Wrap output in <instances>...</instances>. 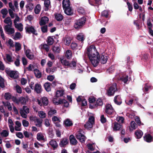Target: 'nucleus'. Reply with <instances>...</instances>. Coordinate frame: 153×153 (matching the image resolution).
I'll return each instance as SVG.
<instances>
[{
	"mask_svg": "<svg viewBox=\"0 0 153 153\" xmlns=\"http://www.w3.org/2000/svg\"><path fill=\"white\" fill-rule=\"evenodd\" d=\"M117 91L116 83H113L111 86L106 90V94L108 97H111L114 95L115 92Z\"/></svg>",
	"mask_w": 153,
	"mask_h": 153,
	"instance_id": "obj_3",
	"label": "nucleus"
},
{
	"mask_svg": "<svg viewBox=\"0 0 153 153\" xmlns=\"http://www.w3.org/2000/svg\"><path fill=\"white\" fill-rule=\"evenodd\" d=\"M103 104V102L102 99L101 98H99L97 100L96 104H95V106L97 107L98 106H102Z\"/></svg>",
	"mask_w": 153,
	"mask_h": 153,
	"instance_id": "obj_31",
	"label": "nucleus"
},
{
	"mask_svg": "<svg viewBox=\"0 0 153 153\" xmlns=\"http://www.w3.org/2000/svg\"><path fill=\"white\" fill-rule=\"evenodd\" d=\"M63 9L70 7V2L69 0H63L62 1Z\"/></svg>",
	"mask_w": 153,
	"mask_h": 153,
	"instance_id": "obj_15",
	"label": "nucleus"
},
{
	"mask_svg": "<svg viewBox=\"0 0 153 153\" xmlns=\"http://www.w3.org/2000/svg\"><path fill=\"white\" fill-rule=\"evenodd\" d=\"M64 124L65 127L71 126L73 125L72 121L68 118L67 119L64 121Z\"/></svg>",
	"mask_w": 153,
	"mask_h": 153,
	"instance_id": "obj_19",
	"label": "nucleus"
},
{
	"mask_svg": "<svg viewBox=\"0 0 153 153\" xmlns=\"http://www.w3.org/2000/svg\"><path fill=\"white\" fill-rule=\"evenodd\" d=\"M93 124L90 123L89 122H87L86 124L84 125V127L88 129L92 127Z\"/></svg>",
	"mask_w": 153,
	"mask_h": 153,
	"instance_id": "obj_44",
	"label": "nucleus"
},
{
	"mask_svg": "<svg viewBox=\"0 0 153 153\" xmlns=\"http://www.w3.org/2000/svg\"><path fill=\"white\" fill-rule=\"evenodd\" d=\"M22 110L26 114H28L29 112V109L26 106L24 105L23 106Z\"/></svg>",
	"mask_w": 153,
	"mask_h": 153,
	"instance_id": "obj_59",
	"label": "nucleus"
},
{
	"mask_svg": "<svg viewBox=\"0 0 153 153\" xmlns=\"http://www.w3.org/2000/svg\"><path fill=\"white\" fill-rule=\"evenodd\" d=\"M17 93L19 94H21L22 93V90L21 88L18 85H17L15 87Z\"/></svg>",
	"mask_w": 153,
	"mask_h": 153,
	"instance_id": "obj_47",
	"label": "nucleus"
},
{
	"mask_svg": "<svg viewBox=\"0 0 153 153\" xmlns=\"http://www.w3.org/2000/svg\"><path fill=\"white\" fill-rule=\"evenodd\" d=\"M54 39L51 36H49L47 38V42L48 45H51L53 43Z\"/></svg>",
	"mask_w": 153,
	"mask_h": 153,
	"instance_id": "obj_30",
	"label": "nucleus"
},
{
	"mask_svg": "<svg viewBox=\"0 0 153 153\" xmlns=\"http://www.w3.org/2000/svg\"><path fill=\"white\" fill-rule=\"evenodd\" d=\"M41 9V6L39 4H37L34 9V12L36 14H38L39 13Z\"/></svg>",
	"mask_w": 153,
	"mask_h": 153,
	"instance_id": "obj_36",
	"label": "nucleus"
},
{
	"mask_svg": "<svg viewBox=\"0 0 153 153\" xmlns=\"http://www.w3.org/2000/svg\"><path fill=\"white\" fill-rule=\"evenodd\" d=\"M76 137L81 143H84L86 139V137L80 131H78L76 134Z\"/></svg>",
	"mask_w": 153,
	"mask_h": 153,
	"instance_id": "obj_8",
	"label": "nucleus"
},
{
	"mask_svg": "<svg viewBox=\"0 0 153 153\" xmlns=\"http://www.w3.org/2000/svg\"><path fill=\"white\" fill-rule=\"evenodd\" d=\"M105 111L108 116L113 117L114 115L115 111L111 105L110 104H106L105 106Z\"/></svg>",
	"mask_w": 153,
	"mask_h": 153,
	"instance_id": "obj_4",
	"label": "nucleus"
},
{
	"mask_svg": "<svg viewBox=\"0 0 153 153\" xmlns=\"http://www.w3.org/2000/svg\"><path fill=\"white\" fill-rule=\"evenodd\" d=\"M144 139L147 142L150 143L153 141V137L150 134H147L145 135Z\"/></svg>",
	"mask_w": 153,
	"mask_h": 153,
	"instance_id": "obj_11",
	"label": "nucleus"
},
{
	"mask_svg": "<svg viewBox=\"0 0 153 153\" xmlns=\"http://www.w3.org/2000/svg\"><path fill=\"white\" fill-rule=\"evenodd\" d=\"M128 75H124L120 78V79L125 83H126L128 81Z\"/></svg>",
	"mask_w": 153,
	"mask_h": 153,
	"instance_id": "obj_41",
	"label": "nucleus"
},
{
	"mask_svg": "<svg viewBox=\"0 0 153 153\" xmlns=\"http://www.w3.org/2000/svg\"><path fill=\"white\" fill-rule=\"evenodd\" d=\"M114 127H113V129L114 131L118 130L121 128L122 125L116 122L114 123Z\"/></svg>",
	"mask_w": 153,
	"mask_h": 153,
	"instance_id": "obj_28",
	"label": "nucleus"
},
{
	"mask_svg": "<svg viewBox=\"0 0 153 153\" xmlns=\"http://www.w3.org/2000/svg\"><path fill=\"white\" fill-rule=\"evenodd\" d=\"M5 99L6 100H9L11 98V95L9 93H6L4 95Z\"/></svg>",
	"mask_w": 153,
	"mask_h": 153,
	"instance_id": "obj_54",
	"label": "nucleus"
},
{
	"mask_svg": "<svg viewBox=\"0 0 153 153\" xmlns=\"http://www.w3.org/2000/svg\"><path fill=\"white\" fill-rule=\"evenodd\" d=\"M56 19L57 21H61L62 20L64 17L61 13H55L54 14Z\"/></svg>",
	"mask_w": 153,
	"mask_h": 153,
	"instance_id": "obj_16",
	"label": "nucleus"
},
{
	"mask_svg": "<svg viewBox=\"0 0 153 153\" xmlns=\"http://www.w3.org/2000/svg\"><path fill=\"white\" fill-rule=\"evenodd\" d=\"M77 11L79 13L83 14L85 13V10L82 7H79L77 8Z\"/></svg>",
	"mask_w": 153,
	"mask_h": 153,
	"instance_id": "obj_48",
	"label": "nucleus"
},
{
	"mask_svg": "<svg viewBox=\"0 0 153 153\" xmlns=\"http://www.w3.org/2000/svg\"><path fill=\"white\" fill-rule=\"evenodd\" d=\"M86 54L94 67L98 65L100 61L101 64H104L106 63L108 59V55L105 53L100 56L94 45H91L87 48Z\"/></svg>",
	"mask_w": 153,
	"mask_h": 153,
	"instance_id": "obj_1",
	"label": "nucleus"
},
{
	"mask_svg": "<svg viewBox=\"0 0 153 153\" xmlns=\"http://www.w3.org/2000/svg\"><path fill=\"white\" fill-rule=\"evenodd\" d=\"M56 99H54L53 100V103L56 105H58L64 104V106L65 107H68L69 105V103L65 99H59L58 101H55Z\"/></svg>",
	"mask_w": 153,
	"mask_h": 153,
	"instance_id": "obj_7",
	"label": "nucleus"
},
{
	"mask_svg": "<svg viewBox=\"0 0 153 153\" xmlns=\"http://www.w3.org/2000/svg\"><path fill=\"white\" fill-rule=\"evenodd\" d=\"M71 40V37L68 36H66L63 39L65 44L67 45H69L70 44Z\"/></svg>",
	"mask_w": 153,
	"mask_h": 153,
	"instance_id": "obj_17",
	"label": "nucleus"
},
{
	"mask_svg": "<svg viewBox=\"0 0 153 153\" xmlns=\"http://www.w3.org/2000/svg\"><path fill=\"white\" fill-rule=\"evenodd\" d=\"M101 15L103 16L105 18H108V11L107 10H104L101 13Z\"/></svg>",
	"mask_w": 153,
	"mask_h": 153,
	"instance_id": "obj_50",
	"label": "nucleus"
},
{
	"mask_svg": "<svg viewBox=\"0 0 153 153\" xmlns=\"http://www.w3.org/2000/svg\"><path fill=\"white\" fill-rule=\"evenodd\" d=\"M6 73L11 78L16 79L19 76L16 71L10 70L8 68L5 70Z\"/></svg>",
	"mask_w": 153,
	"mask_h": 153,
	"instance_id": "obj_5",
	"label": "nucleus"
},
{
	"mask_svg": "<svg viewBox=\"0 0 153 153\" xmlns=\"http://www.w3.org/2000/svg\"><path fill=\"white\" fill-rule=\"evenodd\" d=\"M5 31L9 33V34H13L15 32L14 29L12 28H4Z\"/></svg>",
	"mask_w": 153,
	"mask_h": 153,
	"instance_id": "obj_32",
	"label": "nucleus"
},
{
	"mask_svg": "<svg viewBox=\"0 0 153 153\" xmlns=\"http://www.w3.org/2000/svg\"><path fill=\"white\" fill-rule=\"evenodd\" d=\"M19 101L22 104L25 105L27 102L26 98L23 97H21L19 100Z\"/></svg>",
	"mask_w": 153,
	"mask_h": 153,
	"instance_id": "obj_38",
	"label": "nucleus"
},
{
	"mask_svg": "<svg viewBox=\"0 0 153 153\" xmlns=\"http://www.w3.org/2000/svg\"><path fill=\"white\" fill-rule=\"evenodd\" d=\"M30 51L29 49L25 51V55L26 56L30 59H32L33 58V56L30 54Z\"/></svg>",
	"mask_w": 153,
	"mask_h": 153,
	"instance_id": "obj_29",
	"label": "nucleus"
},
{
	"mask_svg": "<svg viewBox=\"0 0 153 153\" xmlns=\"http://www.w3.org/2000/svg\"><path fill=\"white\" fill-rule=\"evenodd\" d=\"M1 135L2 137H6L8 136L9 132L6 130H4L1 132H0Z\"/></svg>",
	"mask_w": 153,
	"mask_h": 153,
	"instance_id": "obj_42",
	"label": "nucleus"
},
{
	"mask_svg": "<svg viewBox=\"0 0 153 153\" xmlns=\"http://www.w3.org/2000/svg\"><path fill=\"white\" fill-rule=\"evenodd\" d=\"M25 29L27 33L30 34L32 33L36 36H37L38 34L36 30L32 26L26 27Z\"/></svg>",
	"mask_w": 153,
	"mask_h": 153,
	"instance_id": "obj_6",
	"label": "nucleus"
},
{
	"mask_svg": "<svg viewBox=\"0 0 153 153\" xmlns=\"http://www.w3.org/2000/svg\"><path fill=\"white\" fill-rule=\"evenodd\" d=\"M49 21L48 18L45 16L42 17L39 22V25L40 26L45 25Z\"/></svg>",
	"mask_w": 153,
	"mask_h": 153,
	"instance_id": "obj_13",
	"label": "nucleus"
},
{
	"mask_svg": "<svg viewBox=\"0 0 153 153\" xmlns=\"http://www.w3.org/2000/svg\"><path fill=\"white\" fill-rule=\"evenodd\" d=\"M56 112V111L55 110L50 109L48 112V114L49 115L52 116Z\"/></svg>",
	"mask_w": 153,
	"mask_h": 153,
	"instance_id": "obj_63",
	"label": "nucleus"
},
{
	"mask_svg": "<svg viewBox=\"0 0 153 153\" xmlns=\"http://www.w3.org/2000/svg\"><path fill=\"white\" fill-rule=\"evenodd\" d=\"M1 12L3 15H7L8 13L7 10V8H6L2 9Z\"/></svg>",
	"mask_w": 153,
	"mask_h": 153,
	"instance_id": "obj_62",
	"label": "nucleus"
},
{
	"mask_svg": "<svg viewBox=\"0 0 153 153\" xmlns=\"http://www.w3.org/2000/svg\"><path fill=\"white\" fill-rule=\"evenodd\" d=\"M72 55V54L71 51L67 50L66 52L65 56L67 59H69L71 58Z\"/></svg>",
	"mask_w": 153,
	"mask_h": 153,
	"instance_id": "obj_35",
	"label": "nucleus"
},
{
	"mask_svg": "<svg viewBox=\"0 0 153 153\" xmlns=\"http://www.w3.org/2000/svg\"><path fill=\"white\" fill-rule=\"evenodd\" d=\"M115 70V67L114 65H111L107 70V71L109 73H112Z\"/></svg>",
	"mask_w": 153,
	"mask_h": 153,
	"instance_id": "obj_49",
	"label": "nucleus"
},
{
	"mask_svg": "<svg viewBox=\"0 0 153 153\" xmlns=\"http://www.w3.org/2000/svg\"><path fill=\"white\" fill-rule=\"evenodd\" d=\"M15 47L16 51H19L21 48V46L20 44L18 42H16L15 44Z\"/></svg>",
	"mask_w": 153,
	"mask_h": 153,
	"instance_id": "obj_40",
	"label": "nucleus"
},
{
	"mask_svg": "<svg viewBox=\"0 0 153 153\" xmlns=\"http://www.w3.org/2000/svg\"><path fill=\"white\" fill-rule=\"evenodd\" d=\"M114 101L115 104L118 105H120L122 103V99L119 95L115 96L114 97Z\"/></svg>",
	"mask_w": 153,
	"mask_h": 153,
	"instance_id": "obj_12",
	"label": "nucleus"
},
{
	"mask_svg": "<svg viewBox=\"0 0 153 153\" xmlns=\"http://www.w3.org/2000/svg\"><path fill=\"white\" fill-rule=\"evenodd\" d=\"M12 21L11 20L10 17H7L4 20V22L6 24H8L11 22Z\"/></svg>",
	"mask_w": 153,
	"mask_h": 153,
	"instance_id": "obj_57",
	"label": "nucleus"
},
{
	"mask_svg": "<svg viewBox=\"0 0 153 153\" xmlns=\"http://www.w3.org/2000/svg\"><path fill=\"white\" fill-rule=\"evenodd\" d=\"M52 51L56 53H59L60 51V48L59 46H53L52 48Z\"/></svg>",
	"mask_w": 153,
	"mask_h": 153,
	"instance_id": "obj_33",
	"label": "nucleus"
},
{
	"mask_svg": "<svg viewBox=\"0 0 153 153\" xmlns=\"http://www.w3.org/2000/svg\"><path fill=\"white\" fill-rule=\"evenodd\" d=\"M41 100L44 105L47 106L48 105L49 103V101L47 97H42L41 98Z\"/></svg>",
	"mask_w": 153,
	"mask_h": 153,
	"instance_id": "obj_27",
	"label": "nucleus"
},
{
	"mask_svg": "<svg viewBox=\"0 0 153 153\" xmlns=\"http://www.w3.org/2000/svg\"><path fill=\"white\" fill-rule=\"evenodd\" d=\"M36 122H37V124H36V125L37 127H41V124L42 123V120H41L37 118L36 121Z\"/></svg>",
	"mask_w": 153,
	"mask_h": 153,
	"instance_id": "obj_51",
	"label": "nucleus"
},
{
	"mask_svg": "<svg viewBox=\"0 0 153 153\" xmlns=\"http://www.w3.org/2000/svg\"><path fill=\"white\" fill-rule=\"evenodd\" d=\"M26 7L29 11H31L33 9V5L32 3L30 2H29L26 5Z\"/></svg>",
	"mask_w": 153,
	"mask_h": 153,
	"instance_id": "obj_39",
	"label": "nucleus"
},
{
	"mask_svg": "<svg viewBox=\"0 0 153 153\" xmlns=\"http://www.w3.org/2000/svg\"><path fill=\"white\" fill-rule=\"evenodd\" d=\"M71 46L72 49L74 50L77 49V45L76 43L73 42L71 44Z\"/></svg>",
	"mask_w": 153,
	"mask_h": 153,
	"instance_id": "obj_58",
	"label": "nucleus"
},
{
	"mask_svg": "<svg viewBox=\"0 0 153 153\" xmlns=\"http://www.w3.org/2000/svg\"><path fill=\"white\" fill-rule=\"evenodd\" d=\"M131 126L133 130H134L136 129L137 125L134 121H132L131 123Z\"/></svg>",
	"mask_w": 153,
	"mask_h": 153,
	"instance_id": "obj_56",
	"label": "nucleus"
},
{
	"mask_svg": "<svg viewBox=\"0 0 153 153\" xmlns=\"http://www.w3.org/2000/svg\"><path fill=\"white\" fill-rule=\"evenodd\" d=\"M44 4L45 8L44 10L46 11H48L49 10V7L51 4V2L49 0H45Z\"/></svg>",
	"mask_w": 153,
	"mask_h": 153,
	"instance_id": "obj_25",
	"label": "nucleus"
},
{
	"mask_svg": "<svg viewBox=\"0 0 153 153\" xmlns=\"http://www.w3.org/2000/svg\"><path fill=\"white\" fill-rule=\"evenodd\" d=\"M64 94V91L62 90H57L56 93V96L57 97L62 96Z\"/></svg>",
	"mask_w": 153,
	"mask_h": 153,
	"instance_id": "obj_34",
	"label": "nucleus"
},
{
	"mask_svg": "<svg viewBox=\"0 0 153 153\" xmlns=\"http://www.w3.org/2000/svg\"><path fill=\"white\" fill-rule=\"evenodd\" d=\"M37 139L39 140H44V136L40 133H38L37 134Z\"/></svg>",
	"mask_w": 153,
	"mask_h": 153,
	"instance_id": "obj_45",
	"label": "nucleus"
},
{
	"mask_svg": "<svg viewBox=\"0 0 153 153\" xmlns=\"http://www.w3.org/2000/svg\"><path fill=\"white\" fill-rule=\"evenodd\" d=\"M61 61L62 63L65 66H67L68 67H72V66H71V64L69 62V61L66 59H62Z\"/></svg>",
	"mask_w": 153,
	"mask_h": 153,
	"instance_id": "obj_22",
	"label": "nucleus"
},
{
	"mask_svg": "<svg viewBox=\"0 0 153 153\" xmlns=\"http://www.w3.org/2000/svg\"><path fill=\"white\" fill-rule=\"evenodd\" d=\"M65 13L68 15L71 16L73 14V12L71 7H70L63 9Z\"/></svg>",
	"mask_w": 153,
	"mask_h": 153,
	"instance_id": "obj_18",
	"label": "nucleus"
},
{
	"mask_svg": "<svg viewBox=\"0 0 153 153\" xmlns=\"http://www.w3.org/2000/svg\"><path fill=\"white\" fill-rule=\"evenodd\" d=\"M76 39L83 43V41L85 39L84 36L82 34H78L77 36Z\"/></svg>",
	"mask_w": 153,
	"mask_h": 153,
	"instance_id": "obj_37",
	"label": "nucleus"
},
{
	"mask_svg": "<svg viewBox=\"0 0 153 153\" xmlns=\"http://www.w3.org/2000/svg\"><path fill=\"white\" fill-rule=\"evenodd\" d=\"M42 48H43L47 52H48L49 50V46L46 44H45L43 45Z\"/></svg>",
	"mask_w": 153,
	"mask_h": 153,
	"instance_id": "obj_64",
	"label": "nucleus"
},
{
	"mask_svg": "<svg viewBox=\"0 0 153 153\" xmlns=\"http://www.w3.org/2000/svg\"><path fill=\"white\" fill-rule=\"evenodd\" d=\"M8 12L11 18L13 19L14 18L15 15L12 10L11 9H9L8 10Z\"/></svg>",
	"mask_w": 153,
	"mask_h": 153,
	"instance_id": "obj_61",
	"label": "nucleus"
},
{
	"mask_svg": "<svg viewBox=\"0 0 153 153\" xmlns=\"http://www.w3.org/2000/svg\"><path fill=\"white\" fill-rule=\"evenodd\" d=\"M38 113L39 114V116L41 118H44L46 117V114L43 111H39Z\"/></svg>",
	"mask_w": 153,
	"mask_h": 153,
	"instance_id": "obj_55",
	"label": "nucleus"
},
{
	"mask_svg": "<svg viewBox=\"0 0 153 153\" xmlns=\"http://www.w3.org/2000/svg\"><path fill=\"white\" fill-rule=\"evenodd\" d=\"M143 134V132L140 130H137L135 132V137L138 139L140 138Z\"/></svg>",
	"mask_w": 153,
	"mask_h": 153,
	"instance_id": "obj_20",
	"label": "nucleus"
},
{
	"mask_svg": "<svg viewBox=\"0 0 153 153\" xmlns=\"http://www.w3.org/2000/svg\"><path fill=\"white\" fill-rule=\"evenodd\" d=\"M51 84L49 82H46L44 85V87L46 91L48 92L51 90Z\"/></svg>",
	"mask_w": 153,
	"mask_h": 153,
	"instance_id": "obj_21",
	"label": "nucleus"
},
{
	"mask_svg": "<svg viewBox=\"0 0 153 153\" xmlns=\"http://www.w3.org/2000/svg\"><path fill=\"white\" fill-rule=\"evenodd\" d=\"M0 87L3 88L5 87L4 79L0 76Z\"/></svg>",
	"mask_w": 153,
	"mask_h": 153,
	"instance_id": "obj_43",
	"label": "nucleus"
},
{
	"mask_svg": "<svg viewBox=\"0 0 153 153\" xmlns=\"http://www.w3.org/2000/svg\"><path fill=\"white\" fill-rule=\"evenodd\" d=\"M86 21V18L84 16L76 20L74 25V27L77 30L81 28L85 25Z\"/></svg>",
	"mask_w": 153,
	"mask_h": 153,
	"instance_id": "obj_2",
	"label": "nucleus"
},
{
	"mask_svg": "<svg viewBox=\"0 0 153 153\" xmlns=\"http://www.w3.org/2000/svg\"><path fill=\"white\" fill-rule=\"evenodd\" d=\"M56 69L57 68L55 67H53L52 68L48 67L46 69V71L47 73H49L52 72V74L56 70Z\"/></svg>",
	"mask_w": 153,
	"mask_h": 153,
	"instance_id": "obj_26",
	"label": "nucleus"
},
{
	"mask_svg": "<svg viewBox=\"0 0 153 153\" xmlns=\"http://www.w3.org/2000/svg\"><path fill=\"white\" fill-rule=\"evenodd\" d=\"M127 1V4L128 6V10L131 12L133 9V7L132 4H130L128 1V0H126Z\"/></svg>",
	"mask_w": 153,
	"mask_h": 153,
	"instance_id": "obj_53",
	"label": "nucleus"
},
{
	"mask_svg": "<svg viewBox=\"0 0 153 153\" xmlns=\"http://www.w3.org/2000/svg\"><path fill=\"white\" fill-rule=\"evenodd\" d=\"M69 140L71 144L73 145H76L78 143L75 137L73 135H71L69 137Z\"/></svg>",
	"mask_w": 153,
	"mask_h": 153,
	"instance_id": "obj_14",
	"label": "nucleus"
},
{
	"mask_svg": "<svg viewBox=\"0 0 153 153\" xmlns=\"http://www.w3.org/2000/svg\"><path fill=\"white\" fill-rule=\"evenodd\" d=\"M33 90L37 94L41 93L42 91V86L40 84L38 83L35 84Z\"/></svg>",
	"mask_w": 153,
	"mask_h": 153,
	"instance_id": "obj_10",
	"label": "nucleus"
},
{
	"mask_svg": "<svg viewBox=\"0 0 153 153\" xmlns=\"http://www.w3.org/2000/svg\"><path fill=\"white\" fill-rule=\"evenodd\" d=\"M15 27L17 28L20 31H22L23 30V25L21 23L16 25L15 26Z\"/></svg>",
	"mask_w": 153,
	"mask_h": 153,
	"instance_id": "obj_46",
	"label": "nucleus"
},
{
	"mask_svg": "<svg viewBox=\"0 0 153 153\" xmlns=\"http://www.w3.org/2000/svg\"><path fill=\"white\" fill-rule=\"evenodd\" d=\"M36 77L37 78H40L42 76V74L40 71L37 69H35L33 70Z\"/></svg>",
	"mask_w": 153,
	"mask_h": 153,
	"instance_id": "obj_24",
	"label": "nucleus"
},
{
	"mask_svg": "<svg viewBox=\"0 0 153 153\" xmlns=\"http://www.w3.org/2000/svg\"><path fill=\"white\" fill-rule=\"evenodd\" d=\"M49 144L52 147L53 149H55L58 146V145L56 141L53 140H52L50 141Z\"/></svg>",
	"mask_w": 153,
	"mask_h": 153,
	"instance_id": "obj_23",
	"label": "nucleus"
},
{
	"mask_svg": "<svg viewBox=\"0 0 153 153\" xmlns=\"http://www.w3.org/2000/svg\"><path fill=\"white\" fill-rule=\"evenodd\" d=\"M100 121L102 123H105L106 122V119L103 114L101 116Z\"/></svg>",
	"mask_w": 153,
	"mask_h": 153,
	"instance_id": "obj_60",
	"label": "nucleus"
},
{
	"mask_svg": "<svg viewBox=\"0 0 153 153\" xmlns=\"http://www.w3.org/2000/svg\"><path fill=\"white\" fill-rule=\"evenodd\" d=\"M42 31L43 33H47L48 31V27L47 25H44L41 27Z\"/></svg>",
	"mask_w": 153,
	"mask_h": 153,
	"instance_id": "obj_52",
	"label": "nucleus"
},
{
	"mask_svg": "<svg viewBox=\"0 0 153 153\" xmlns=\"http://www.w3.org/2000/svg\"><path fill=\"white\" fill-rule=\"evenodd\" d=\"M69 143L68 139L65 138H62L60 141L59 145L61 147H65Z\"/></svg>",
	"mask_w": 153,
	"mask_h": 153,
	"instance_id": "obj_9",
	"label": "nucleus"
}]
</instances>
